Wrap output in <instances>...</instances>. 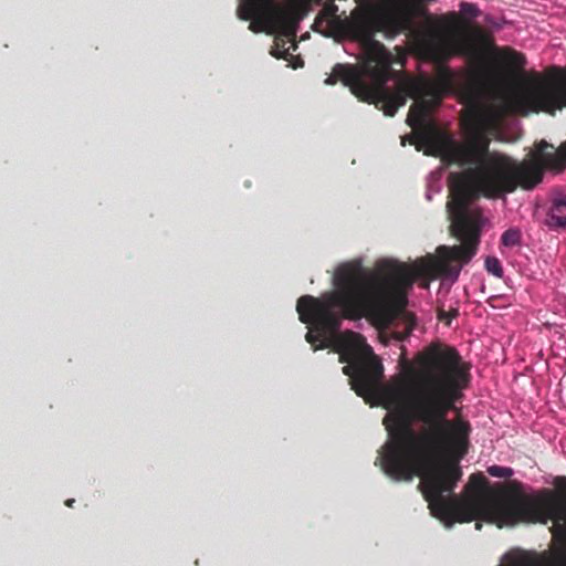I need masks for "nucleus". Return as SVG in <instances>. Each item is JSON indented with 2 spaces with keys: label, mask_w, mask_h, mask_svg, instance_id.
Wrapping results in <instances>:
<instances>
[{
  "label": "nucleus",
  "mask_w": 566,
  "mask_h": 566,
  "mask_svg": "<svg viewBox=\"0 0 566 566\" xmlns=\"http://www.w3.org/2000/svg\"><path fill=\"white\" fill-rule=\"evenodd\" d=\"M559 70H563L562 67ZM566 70V67L564 69ZM566 107V105L564 106ZM547 148H554L547 142L542 140L537 146V153L533 158L525 160L526 163H535L541 169L542 175L544 169L562 170L566 165V142L562 143L555 151H546Z\"/></svg>",
  "instance_id": "nucleus-4"
},
{
  "label": "nucleus",
  "mask_w": 566,
  "mask_h": 566,
  "mask_svg": "<svg viewBox=\"0 0 566 566\" xmlns=\"http://www.w3.org/2000/svg\"><path fill=\"white\" fill-rule=\"evenodd\" d=\"M485 269L489 273L501 279L503 276V268L500 260L495 256H488L485 259Z\"/></svg>",
  "instance_id": "nucleus-8"
},
{
  "label": "nucleus",
  "mask_w": 566,
  "mask_h": 566,
  "mask_svg": "<svg viewBox=\"0 0 566 566\" xmlns=\"http://www.w3.org/2000/svg\"><path fill=\"white\" fill-rule=\"evenodd\" d=\"M563 208H566V196H562L554 200V209L556 211H560Z\"/></svg>",
  "instance_id": "nucleus-11"
},
{
  "label": "nucleus",
  "mask_w": 566,
  "mask_h": 566,
  "mask_svg": "<svg viewBox=\"0 0 566 566\" xmlns=\"http://www.w3.org/2000/svg\"><path fill=\"white\" fill-rule=\"evenodd\" d=\"M272 0H243L238 8V17L249 21V30L254 33L271 32Z\"/></svg>",
  "instance_id": "nucleus-3"
},
{
  "label": "nucleus",
  "mask_w": 566,
  "mask_h": 566,
  "mask_svg": "<svg viewBox=\"0 0 566 566\" xmlns=\"http://www.w3.org/2000/svg\"><path fill=\"white\" fill-rule=\"evenodd\" d=\"M407 369H408V373L412 374L413 373V368L411 365L407 364Z\"/></svg>",
  "instance_id": "nucleus-16"
},
{
  "label": "nucleus",
  "mask_w": 566,
  "mask_h": 566,
  "mask_svg": "<svg viewBox=\"0 0 566 566\" xmlns=\"http://www.w3.org/2000/svg\"><path fill=\"white\" fill-rule=\"evenodd\" d=\"M460 15L464 21H467L472 27H479L478 24H472L470 20L475 19L480 14V10L476 4L470 2H461L460 3V12H455Z\"/></svg>",
  "instance_id": "nucleus-6"
},
{
  "label": "nucleus",
  "mask_w": 566,
  "mask_h": 566,
  "mask_svg": "<svg viewBox=\"0 0 566 566\" xmlns=\"http://www.w3.org/2000/svg\"><path fill=\"white\" fill-rule=\"evenodd\" d=\"M488 473L494 478L509 479L513 475V470L507 467L491 465L488 468Z\"/></svg>",
  "instance_id": "nucleus-9"
},
{
  "label": "nucleus",
  "mask_w": 566,
  "mask_h": 566,
  "mask_svg": "<svg viewBox=\"0 0 566 566\" xmlns=\"http://www.w3.org/2000/svg\"><path fill=\"white\" fill-rule=\"evenodd\" d=\"M457 315H458V312H457V311H454V312H452V313H451V312H450V313L440 312V313H439V318H440L441 321H446V322H447V324H449V323L451 322V319H452L453 317H455Z\"/></svg>",
  "instance_id": "nucleus-13"
},
{
  "label": "nucleus",
  "mask_w": 566,
  "mask_h": 566,
  "mask_svg": "<svg viewBox=\"0 0 566 566\" xmlns=\"http://www.w3.org/2000/svg\"><path fill=\"white\" fill-rule=\"evenodd\" d=\"M553 220L555 221V223L559 227H563L565 228L566 227V216L563 217V216H553Z\"/></svg>",
  "instance_id": "nucleus-14"
},
{
  "label": "nucleus",
  "mask_w": 566,
  "mask_h": 566,
  "mask_svg": "<svg viewBox=\"0 0 566 566\" xmlns=\"http://www.w3.org/2000/svg\"><path fill=\"white\" fill-rule=\"evenodd\" d=\"M462 264L471 260L437 249V255L428 254L417 259L409 266L397 260H380L374 270L355 268L349 264L337 269L334 276L336 290L321 297L303 295L297 300L300 321L311 324L305 339L319 350L332 347L346 363L343 373L349 377L352 389L357 396L369 398L375 395L382 378L384 368L374 355L363 335L346 331L338 333L343 318L367 317L379 327L389 326L407 305V290L416 279H424L423 287L438 277L458 279Z\"/></svg>",
  "instance_id": "nucleus-2"
},
{
  "label": "nucleus",
  "mask_w": 566,
  "mask_h": 566,
  "mask_svg": "<svg viewBox=\"0 0 566 566\" xmlns=\"http://www.w3.org/2000/svg\"><path fill=\"white\" fill-rule=\"evenodd\" d=\"M481 527H482L481 523H480V522H476V523H475V528H476V530H481Z\"/></svg>",
  "instance_id": "nucleus-17"
},
{
  "label": "nucleus",
  "mask_w": 566,
  "mask_h": 566,
  "mask_svg": "<svg viewBox=\"0 0 566 566\" xmlns=\"http://www.w3.org/2000/svg\"><path fill=\"white\" fill-rule=\"evenodd\" d=\"M285 42L282 41V45H280V39H275V48L271 50V54L276 59H287L290 54L289 49L284 48Z\"/></svg>",
  "instance_id": "nucleus-10"
},
{
  "label": "nucleus",
  "mask_w": 566,
  "mask_h": 566,
  "mask_svg": "<svg viewBox=\"0 0 566 566\" xmlns=\"http://www.w3.org/2000/svg\"><path fill=\"white\" fill-rule=\"evenodd\" d=\"M337 7H325L315 18L313 28L324 36L337 41L348 39L361 48L359 65L336 63L325 84L342 82L358 99L375 104L387 116L413 98L407 123L413 129L410 144L424 154L440 157L448 165L467 167L451 174V199L447 202L451 233L461 244L441 245V251L471 260L478 251L482 214L471 210L470 203L479 199L499 198L518 187L531 190L542 181L535 163L517 161L512 157L490 151L489 128L509 115L545 112L555 115L566 105V70L556 69L551 80H537L521 93L500 94L484 109H474L467 118V137L457 142L441 130L430 114L446 95L460 87L458 74L446 63L453 56H463L472 66L470 94L496 80L500 75L516 76L524 72L526 57L511 48L496 50L493 39L482 27H472L455 11L444 14L438 24L429 27L417 38L424 57L436 63L434 78L410 77L401 81L395 92L386 84L390 80L394 56L375 39L381 33L394 39L411 27V8L407 3L385 7L373 2L355 7L344 19L336 14Z\"/></svg>",
  "instance_id": "nucleus-1"
},
{
  "label": "nucleus",
  "mask_w": 566,
  "mask_h": 566,
  "mask_svg": "<svg viewBox=\"0 0 566 566\" xmlns=\"http://www.w3.org/2000/svg\"><path fill=\"white\" fill-rule=\"evenodd\" d=\"M73 503H74V500H73V499L67 500V501L65 502V504H66L67 506H72V505H73Z\"/></svg>",
  "instance_id": "nucleus-15"
},
{
  "label": "nucleus",
  "mask_w": 566,
  "mask_h": 566,
  "mask_svg": "<svg viewBox=\"0 0 566 566\" xmlns=\"http://www.w3.org/2000/svg\"><path fill=\"white\" fill-rule=\"evenodd\" d=\"M522 239L521 231L515 228H511L503 232L501 237V242L503 245L512 248L520 245Z\"/></svg>",
  "instance_id": "nucleus-7"
},
{
  "label": "nucleus",
  "mask_w": 566,
  "mask_h": 566,
  "mask_svg": "<svg viewBox=\"0 0 566 566\" xmlns=\"http://www.w3.org/2000/svg\"><path fill=\"white\" fill-rule=\"evenodd\" d=\"M298 19L292 13L281 9L272 0L271 32H279L289 40L296 36Z\"/></svg>",
  "instance_id": "nucleus-5"
},
{
  "label": "nucleus",
  "mask_w": 566,
  "mask_h": 566,
  "mask_svg": "<svg viewBox=\"0 0 566 566\" xmlns=\"http://www.w3.org/2000/svg\"><path fill=\"white\" fill-rule=\"evenodd\" d=\"M470 483L475 485H483L485 483V478L482 474H472L470 476Z\"/></svg>",
  "instance_id": "nucleus-12"
}]
</instances>
